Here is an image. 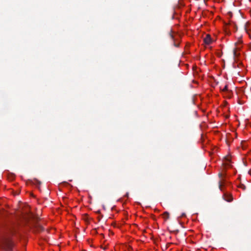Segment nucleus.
<instances>
[{"mask_svg":"<svg viewBox=\"0 0 251 251\" xmlns=\"http://www.w3.org/2000/svg\"><path fill=\"white\" fill-rule=\"evenodd\" d=\"M204 42L205 44L209 45L212 42L211 36L209 34H207L203 39Z\"/></svg>","mask_w":251,"mask_h":251,"instance_id":"obj_1","label":"nucleus"},{"mask_svg":"<svg viewBox=\"0 0 251 251\" xmlns=\"http://www.w3.org/2000/svg\"><path fill=\"white\" fill-rule=\"evenodd\" d=\"M224 196L225 200L228 202H230L233 200V198L231 195L227 194H225Z\"/></svg>","mask_w":251,"mask_h":251,"instance_id":"obj_2","label":"nucleus"},{"mask_svg":"<svg viewBox=\"0 0 251 251\" xmlns=\"http://www.w3.org/2000/svg\"><path fill=\"white\" fill-rule=\"evenodd\" d=\"M224 180L222 179H221L219 182V187L221 191L223 190L222 186L224 185Z\"/></svg>","mask_w":251,"mask_h":251,"instance_id":"obj_3","label":"nucleus"},{"mask_svg":"<svg viewBox=\"0 0 251 251\" xmlns=\"http://www.w3.org/2000/svg\"><path fill=\"white\" fill-rule=\"evenodd\" d=\"M164 218L166 220L169 218V212L166 211L163 214Z\"/></svg>","mask_w":251,"mask_h":251,"instance_id":"obj_4","label":"nucleus"},{"mask_svg":"<svg viewBox=\"0 0 251 251\" xmlns=\"http://www.w3.org/2000/svg\"><path fill=\"white\" fill-rule=\"evenodd\" d=\"M239 187L243 190H245L246 189V186L243 184H240L239 186Z\"/></svg>","mask_w":251,"mask_h":251,"instance_id":"obj_5","label":"nucleus"},{"mask_svg":"<svg viewBox=\"0 0 251 251\" xmlns=\"http://www.w3.org/2000/svg\"><path fill=\"white\" fill-rule=\"evenodd\" d=\"M35 226L39 227V228L40 229V230H43V227H42V226H41V225H40L39 224H38L37 223H35Z\"/></svg>","mask_w":251,"mask_h":251,"instance_id":"obj_6","label":"nucleus"},{"mask_svg":"<svg viewBox=\"0 0 251 251\" xmlns=\"http://www.w3.org/2000/svg\"><path fill=\"white\" fill-rule=\"evenodd\" d=\"M227 85H225L224 88L222 89V91L223 92H226L227 91Z\"/></svg>","mask_w":251,"mask_h":251,"instance_id":"obj_7","label":"nucleus"},{"mask_svg":"<svg viewBox=\"0 0 251 251\" xmlns=\"http://www.w3.org/2000/svg\"><path fill=\"white\" fill-rule=\"evenodd\" d=\"M169 34L170 37L172 39H173H173H174V36H173V35L172 34V32H171V31H170V32H169Z\"/></svg>","mask_w":251,"mask_h":251,"instance_id":"obj_8","label":"nucleus"},{"mask_svg":"<svg viewBox=\"0 0 251 251\" xmlns=\"http://www.w3.org/2000/svg\"><path fill=\"white\" fill-rule=\"evenodd\" d=\"M31 217L32 218H33L34 219V220H35L36 222H37V221L38 220V218H34L33 215H31Z\"/></svg>","mask_w":251,"mask_h":251,"instance_id":"obj_9","label":"nucleus"},{"mask_svg":"<svg viewBox=\"0 0 251 251\" xmlns=\"http://www.w3.org/2000/svg\"><path fill=\"white\" fill-rule=\"evenodd\" d=\"M34 180L36 181V182L37 183H38V184H41V182L40 181H39L38 180L36 179H35Z\"/></svg>","mask_w":251,"mask_h":251,"instance_id":"obj_10","label":"nucleus"},{"mask_svg":"<svg viewBox=\"0 0 251 251\" xmlns=\"http://www.w3.org/2000/svg\"><path fill=\"white\" fill-rule=\"evenodd\" d=\"M226 161H227L228 162H230V159L229 157H226Z\"/></svg>","mask_w":251,"mask_h":251,"instance_id":"obj_11","label":"nucleus"},{"mask_svg":"<svg viewBox=\"0 0 251 251\" xmlns=\"http://www.w3.org/2000/svg\"><path fill=\"white\" fill-rule=\"evenodd\" d=\"M174 45L176 47H178V44H176L175 43H174Z\"/></svg>","mask_w":251,"mask_h":251,"instance_id":"obj_12","label":"nucleus"},{"mask_svg":"<svg viewBox=\"0 0 251 251\" xmlns=\"http://www.w3.org/2000/svg\"><path fill=\"white\" fill-rule=\"evenodd\" d=\"M219 176L220 177H222V174L221 173H219Z\"/></svg>","mask_w":251,"mask_h":251,"instance_id":"obj_13","label":"nucleus"},{"mask_svg":"<svg viewBox=\"0 0 251 251\" xmlns=\"http://www.w3.org/2000/svg\"><path fill=\"white\" fill-rule=\"evenodd\" d=\"M185 216V213H183L182 215H181V217H184Z\"/></svg>","mask_w":251,"mask_h":251,"instance_id":"obj_14","label":"nucleus"},{"mask_svg":"<svg viewBox=\"0 0 251 251\" xmlns=\"http://www.w3.org/2000/svg\"><path fill=\"white\" fill-rule=\"evenodd\" d=\"M249 174H250V175H251V170H250L249 171Z\"/></svg>","mask_w":251,"mask_h":251,"instance_id":"obj_15","label":"nucleus"},{"mask_svg":"<svg viewBox=\"0 0 251 251\" xmlns=\"http://www.w3.org/2000/svg\"><path fill=\"white\" fill-rule=\"evenodd\" d=\"M235 53H236V51H235V50H234V55H235Z\"/></svg>","mask_w":251,"mask_h":251,"instance_id":"obj_16","label":"nucleus"}]
</instances>
